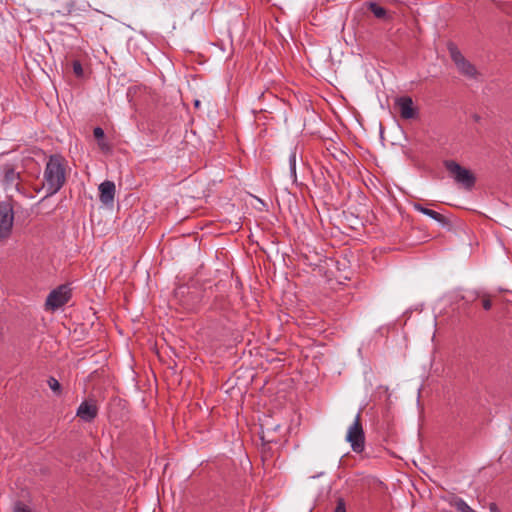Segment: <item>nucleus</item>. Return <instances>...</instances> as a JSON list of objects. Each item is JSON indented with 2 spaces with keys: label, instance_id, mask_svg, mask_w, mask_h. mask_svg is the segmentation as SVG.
Listing matches in <instances>:
<instances>
[{
  "label": "nucleus",
  "instance_id": "nucleus-1",
  "mask_svg": "<svg viewBox=\"0 0 512 512\" xmlns=\"http://www.w3.org/2000/svg\"><path fill=\"white\" fill-rule=\"evenodd\" d=\"M67 174V161L61 155H51L43 174V189L47 196L56 194L64 186Z\"/></svg>",
  "mask_w": 512,
  "mask_h": 512
},
{
  "label": "nucleus",
  "instance_id": "nucleus-2",
  "mask_svg": "<svg viewBox=\"0 0 512 512\" xmlns=\"http://www.w3.org/2000/svg\"><path fill=\"white\" fill-rule=\"evenodd\" d=\"M444 166L454 181L463 188H473L476 178L473 173L453 160L444 161Z\"/></svg>",
  "mask_w": 512,
  "mask_h": 512
},
{
  "label": "nucleus",
  "instance_id": "nucleus-3",
  "mask_svg": "<svg viewBox=\"0 0 512 512\" xmlns=\"http://www.w3.org/2000/svg\"><path fill=\"white\" fill-rule=\"evenodd\" d=\"M360 418L361 415L360 412H358L346 435V440L350 443L352 450L356 453H361L365 447V436Z\"/></svg>",
  "mask_w": 512,
  "mask_h": 512
},
{
  "label": "nucleus",
  "instance_id": "nucleus-4",
  "mask_svg": "<svg viewBox=\"0 0 512 512\" xmlns=\"http://www.w3.org/2000/svg\"><path fill=\"white\" fill-rule=\"evenodd\" d=\"M448 51L450 57L454 64L456 65L458 71L469 78H476L477 70L473 64H471L468 60L465 59L461 51L454 43L448 44Z\"/></svg>",
  "mask_w": 512,
  "mask_h": 512
},
{
  "label": "nucleus",
  "instance_id": "nucleus-5",
  "mask_svg": "<svg viewBox=\"0 0 512 512\" xmlns=\"http://www.w3.org/2000/svg\"><path fill=\"white\" fill-rule=\"evenodd\" d=\"M71 297V291L67 285H61L52 290L46 299V307L55 311L65 305Z\"/></svg>",
  "mask_w": 512,
  "mask_h": 512
},
{
  "label": "nucleus",
  "instance_id": "nucleus-6",
  "mask_svg": "<svg viewBox=\"0 0 512 512\" xmlns=\"http://www.w3.org/2000/svg\"><path fill=\"white\" fill-rule=\"evenodd\" d=\"M14 221L13 208L9 203H2L0 208V240L10 236Z\"/></svg>",
  "mask_w": 512,
  "mask_h": 512
},
{
  "label": "nucleus",
  "instance_id": "nucleus-7",
  "mask_svg": "<svg viewBox=\"0 0 512 512\" xmlns=\"http://www.w3.org/2000/svg\"><path fill=\"white\" fill-rule=\"evenodd\" d=\"M97 414L98 408L93 401H83L76 411V415L84 422H91Z\"/></svg>",
  "mask_w": 512,
  "mask_h": 512
},
{
  "label": "nucleus",
  "instance_id": "nucleus-8",
  "mask_svg": "<svg viewBox=\"0 0 512 512\" xmlns=\"http://www.w3.org/2000/svg\"><path fill=\"white\" fill-rule=\"evenodd\" d=\"M100 201L104 205H112L115 197V184L112 181H104L99 185Z\"/></svg>",
  "mask_w": 512,
  "mask_h": 512
},
{
  "label": "nucleus",
  "instance_id": "nucleus-9",
  "mask_svg": "<svg viewBox=\"0 0 512 512\" xmlns=\"http://www.w3.org/2000/svg\"><path fill=\"white\" fill-rule=\"evenodd\" d=\"M400 115L404 119H412L416 116V110L410 97H400L396 100Z\"/></svg>",
  "mask_w": 512,
  "mask_h": 512
},
{
  "label": "nucleus",
  "instance_id": "nucleus-10",
  "mask_svg": "<svg viewBox=\"0 0 512 512\" xmlns=\"http://www.w3.org/2000/svg\"><path fill=\"white\" fill-rule=\"evenodd\" d=\"M413 207L416 211L430 217L431 219L435 220L436 222H438L440 224L446 223L445 217L432 209L423 207L421 204H418V203L413 204Z\"/></svg>",
  "mask_w": 512,
  "mask_h": 512
},
{
  "label": "nucleus",
  "instance_id": "nucleus-11",
  "mask_svg": "<svg viewBox=\"0 0 512 512\" xmlns=\"http://www.w3.org/2000/svg\"><path fill=\"white\" fill-rule=\"evenodd\" d=\"M450 505L454 506L459 512H477L459 497H453L450 501Z\"/></svg>",
  "mask_w": 512,
  "mask_h": 512
},
{
  "label": "nucleus",
  "instance_id": "nucleus-12",
  "mask_svg": "<svg viewBox=\"0 0 512 512\" xmlns=\"http://www.w3.org/2000/svg\"><path fill=\"white\" fill-rule=\"evenodd\" d=\"M369 9L376 18L384 19L387 15L386 9L376 3H370Z\"/></svg>",
  "mask_w": 512,
  "mask_h": 512
},
{
  "label": "nucleus",
  "instance_id": "nucleus-13",
  "mask_svg": "<svg viewBox=\"0 0 512 512\" xmlns=\"http://www.w3.org/2000/svg\"><path fill=\"white\" fill-rule=\"evenodd\" d=\"M290 174L293 180H296V152L292 151L289 156Z\"/></svg>",
  "mask_w": 512,
  "mask_h": 512
},
{
  "label": "nucleus",
  "instance_id": "nucleus-14",
  "mask_svg": "<svg viewBox=\"0 0 512 512\" xmlns=\"http://www.w3.org/2000/svg\"><path fill=\"white\" fill-rule=\"evenodd\" d=\"M47 382H48L49 388L54 393L59 394L61 392V385L56 378L50 377Z\"/></svg>",
  "mask_w": 512,
  "mask_h": 512
},
{
  "label": "nucleus",
  "instance_id": "nucleus-15",
  "mask_svg": "<svg viewBox=\"0 0 512 512\" xmlns=\"http://www.w3.org/2000/svg\"><path fill=\"white\" fill-rule=\"evenodd\" d=\"M19 175L13 170L8 169L5 172V180L10 183H14L18 179Z\"/></svg>",
  "mask_w": 512,
  "mask_h": 512
},
{
  "label": "nucleus",
  "instance_id": "nucleus-16",
  "mask_svg": "<svg viewBox=\"0 0 512 512\" xmlns=\"http://www.w3.org/2000/svg\"><path fill=\"white\" fill-rule=\"evenodd\" d=\"M13 510L14 512H31L30 508L22 502H16Z\"/></svg>",
  "mask_w": 512,
  "mask_h": 512
},
{
  "label": "nucleus",
  "instance_id": "nucleus-17",
  "mask_svg": "<svg viewBox=\"0 0 512 512\" xmlns=\"http://www.w3.org/2000/svg\"><path fill=\"white\" fill-rule=\"evenodd\" d=\"M73 72L78 77L83 76V68H82V65H81V63L79 61H74L73 62Z\"/></svg>",
  "mask_w": 512,
  "mask_h": 512
},
{
  "label": "nucleus",
  "instance_id": "nucleus-18",
  "mask_svg": "<svg viewBox=\"0 0 512 512\" xmlns=\"http://www.w3.org/2000/svg\"><path fill=\"white\" fill-rule=\"evenodd\" d=\"M334 512H346V506L343 499H338Z\"/></svg>",
  "mask_w": 512,
  "mask_h": 512
},
{
  "label": "nucleus",
  "instance_id": "nucleus-19",
  "mask_svg": "<svg viewBox=\"0 0 512 512\" xmlns=\"http://www.w3.org/2000/svg\"><path fill=\"white\" fill-rule=\"evenodd\" d=\"M93 135L97 140H103L104 138V131L100 127H96L93 130Z\"/></svg>",
  "mask_w": 512,
  "mask_h": 512
},
{
  "label": "nucleus",
  "instance_id": "nucleus-20",
  "mask_svg": "<svg viewBox=\"0 0 512 512\" xmlns=\"http://www.w3.org/2000/svg\"><path fill=\"white\" fill-rule=\"evenodd\" d=\"M482 304H483V308L485 310H489L491 308V306H492V303H491V301L488 298L483 299Z\"/></svg>",
  "mask_w": 512,
  "mask_h": 512
},
{
  "label": "nucleus",
  "instance_id": "nucleus-21",
  "mask_svg": "<svg viewBox=\"0 0 512 512\" xmlns=\"http://www.w3.org/2000/svg\"><path fill=\"white\" fill-rule=\"evenodd\" d=\"M489 511L490 512H501V510L499 509V507L497 506L496 503L489 504Z\"/></svg>",
  "mask_w": 512,
  "mask_h": 512
},
{
  "label": "nucleus",
  "instance_id": "nucleus-22",
  "mask_svg": "<svg viewBox=\"0 0 512 512\" xmlns=\"http://www.w3.org/2000/svg\"><path fill=\"white\" fill-rule=\"evenodd\" d=\"M99 146L102 150L108 149V145L103 140H99Z\"/></svg>",
  "mask_w": 512,
  "mask_h": 512
},
{
  "label": "nucleus",
  "instance_id": "nucleus-23",
  "mask_svg": "<svg viewBox=\"0 0 512 512\" xmlns=\"http://www.w3.org/2000/svg\"><path fill=\"white\" fill-rule=\"evenodd\" d=\"M269 431V429L267 428L266 431H262V439L265 440L266 439V433Z\"/></svg>",
  "mask_w": 512,
  "mask_h": 512
},
{
  "label": "nucleus",
  "instance_id": "nucleus-24",
  "mask_svg": "<svg viewBox=\"0 0 512 512\" xmlns=\"http://www.w3.org/2000/svg\"><path fill=\"white\" fill-rule=\"evenodd\" d=\"M194 105L196 108L200 107V105H201L200 100H195Z\"/></svg>",
  "mask_w": 512,
  "mask_h": 512
},
{
  "label": "nucleus",
  "instance_id": "nucleus-25",
  "mask_svg": "<svg viewBox=\"0 0 512 512\" xmlns=\"http://www.w3.org/2000/svg\"><path fill=\"white\" fill-rule=\"evenodd\" d=\"M267 441H268V442H273V441H274V439H272V438L270 439V438H269V439H267Z\"/></svg>",
  "mask_w": 512,
  "mask_h": 512
}]
</instances>
